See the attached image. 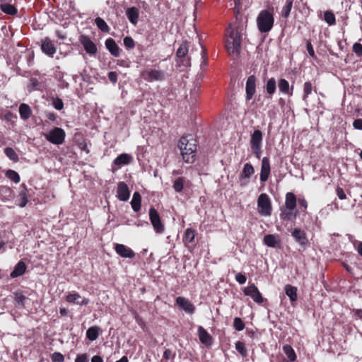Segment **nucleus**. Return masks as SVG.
<instances>
[{"mask_svg": "<svg viewBox=\"0 0 362 362\" xmlns=\"http://www.w3.org/2000/svg\"><path fill=\"white\" fill-rule=\"evenodd\" d=\"M126 15L131 23L133 25H136L137 23L139 16V11L136 7L132 6L128 8L126 11Z\"/></svg>", "mask_w": 362, "mask_h": 362, "instance_id": "nucleus-29", "label": "nucleus"}, {"mask_svg": "<svg viewBox=\"0 0 362 362\" xmlns=\"http://www.w3.org/2000/svg\"><path fill=\"white\" fill-rule=\"evenodd\" d=\"M245 91V99L249 101L253 98L256 91V77L254 75L248 76L246 81Z\"/></svg>", "mask_w": 362, "mask_h": 362, "instance_id": "nucleus-16", "label": "nucleus"}, {"mask_svg": "<svg viewBox=\"0 0 362 362\" xmlns=\"http://www.w3.org/2000/svg\"><path fill=\"white\" fill-rule=\"evenodd\" d=\"M257 26L261 33L270 32L274 24V8L262 10L257 17Z\"/></svg>", "mask_w": 362, "mask_h": 362, "instance_id": "nucleus-3", "label": "nucleus"}, {"mask_svg": "<svg viewBox=\"0 0 362 362\" xmlns=\"http://www.w3.org/2000/svg\"><path fill=\"white\" fill-rule=\"evenodd\" d=\"M285 293L289 298L291 302L297 300V288L290 284H287L285 286Z\"/></svg>", "mask_w": 362, "mask_h": 362, "instance_id": "nucleus-35", "label": "nucleus"}, {"mask_svg": "<svg viewBox=\"0 0 362 362\" xmlns=\"http://www.w3.org/2000/svg\"><path fill=\"white\" fill-rule=\"evenodd\" d=\"M115 250L117 255L123 258L132 259L135 257V252L129 247L117 243L115 245Z\"/></svg>", "mask_w": 362, "mask_h": 362, "instance_id": "nucleus-17", "label": "nucleus"}, {"mask_svg": "<svg viewBox=\"0 0 362 362\" xmlns=\"http://www.w3.org/2000/svg\"><path fill=\"white\" fill-rule=\"evenodd\" d=\"M198 336L202 344L206 346H211L213 343V337L211 334L202 326L198 327Z\"/></svg>", "mask_w": 362, "mask_h": 362, "instance_id": "nucleus-22", "label": "nucleus"}, {"mask_svg": "<svg viewBox=\"0 0 362 362\" xmlns=\"http://www.w3.org/2000/svg\"><path fill=\"white\" fill-rule=\"evenodd\" d=\"M28 189L25 184L23 183L19 187L18 194L17 195V205L21 208H24L29 202Z\"/></svg>", "mask_w": 362, "mask_h": 362, "instance_id": "nucleus-12", "label": "nucleus"}, {"mask_svg": "<svg viewBox=\"0 0 362 362\" xmlns=\"http://www.w3.org/2000/svg\"><path fill=\"white\" fill-rule=\"evenodd\" d=\"M149 219L152 226L156 233H163L165 231V226L161 221V218L157 210L151 206L148 211Z\"/></svg>", "mask_w": 362, "mask_h": 362, "instance_id": "nucleus-7", "label": "nucleus"}, {"mask_svg": "<svg viewBox=\"0 0 362 362\" xmlns=\"http://www.w3.org/2000/svg\"><path fill=\"white\" fill-rule=\"evenodd\" d=\"M108 79L112 82V83H116L117 81V74L115 71H110L107 74Z\"/></svg>", "mask_w": 362, "mask_h": 362, "instance_id": "nucleus-58", "label": "nucleus"}, {"mask_svg": "<svg viewBox=\"0 0 362 362\" xmlns=\"http://www.w3.org/2000/svg\"><path fill=\"white\" fill-rule=\"evenodd\" d=\"M245 327L243 320L238 317H235L233 320V327L237 331H242Z\"/></svg>", "mask_w": 362, "mask_h": 362, "instance_id": "nucleus-50", "label": "nucleus"}, {"mask_svg": "<svg viewBox=\"0 0 362 362\" xmlns=\"http://www.w3.org/2000/svg\"><path fill=\"white\" fill-rule=\"evenodd\" d=\"M353 51L358 57H362V45L355 42L353 45Z\"/></svg>", "mask_w": 362, "mask_h": 362, "instance_id": "nucleus-54", "label": "nucleus"}, {"mask_svg": "<svg viewBox=\"0 0 362 362\" xmlns=\"http://www.w3.org/2000/svg\"><path fill=\"white\" fill-rule=\"evenodd\" d=\"M235 279L240 284H244L247 281L246 276L242 273H238Z\"/></svg>", "mask_w": 362, "mask_h": 362, "instance_id": "nucleus-56", "label": "nucleus"}, {"mask_svg": "<svg viewBox=\"0 0 362 362\" xmlns=\"http://www.w3.org/2000/svg\"><path fill=\"white\" fill-rule=\"evenodd\" d=\"M117 198L120 201H127L130 196V191L127 185L124 182H119L117 185Z\"/></svg>", "mask_w": 362, "mask_h": 362, "instance_id": "nucleus-19", "label": "nucleus"}, {"mask_svg": "<svg viewBox=\"0 0 362 362\" xmlns=\"http://www.w3.org/2000/svg\"><path fill=\"white\" fill-rule=\"evenodd\" d=\"M243 293L245 296L251 297L257 304H261L264 302L262 293L254 283L250 284L248 286L245 287L243 289Z\"/></svg>", "mask_w": 362, "mask_h": 362, "instance_id": "nucleus-9", "label": "nucleus"}, {"mask_svg": "<svg viewBox=\"0 0 362 362\" xmlns=\"http://www.w3.org/2000/svg\"><path fill=\"white\" fill-rule=\"evenodd\" d=\"M278 86H279V90L281 92H282L283 93L292 95V91L290 92V86H289V83L287 80H286L284 78H281L279 81ZM292 89H293V88H291V90Z\"/></svg>", "mask_w": 362, "mask_h": 362, "instance_id": "nucleus-37", "label": "nucleus"}, {"mask_svg": "<svg viewBox=\"0 0 362 362\" xmlns=\"http://www.w3.org/2000/svg\"><path fill=\"white\" fill-rule=\"evenodd\" d=\"M192 186V182L189 180H186L183 177H179L173 182V187L174 190L180 193L185 187H190Z\"/></svg>", "mask_w": 362, "mask_h": 362, "instance_id": "nucleus-23", "label": "nucleus"}, {"mask_svg": "<svg viewBox=\"0 0 362 362\" xmlns=\"http://www.w3.org/2000/svg\"><path fill=\"white\" fill-rule=\"evenodd\" d=\"M95 23L102 32L103 33H109L110 27L107 24V23L100 17H97L95 20Z\"/></svg>", "mask_w": 362, "mask_h": 362, "instance_id": "nucleus-41", "label": "nucleus"}, {"mask_svg": "<svg viewBox=\"0 0 362 362\" xmlns=\"http://www.w3.org/2000/svg\"><path fill=\"white\" fill-rule=\"evenodd\" d=\"M189 43L184 40L176 52V63L179 66L188 67L191 66V57L188 56Z\"/></svg>", "mask_w": 362, "mask_h": 362, "instance_id": "nucleus-4", "label": "nucleus"}, {"mask_svg": "<svg viewBox=\"0 0 362 362\" xmlns=\"http://www.w3.org/2000/svg\"><path fill=\"white\" fill-rule=\"evenodd\" d=\"M75 362H88L86 354L78 355L75 359Z\"/></svg>", "mask_w": 362, "mask_h": 362, "instance_id": "nucleus-59", "label": "nucleus"}, {"mask_svg": "<svg viewBox=\"0 0 362 362\" xmlns=\"http://www.w3.org/2000/svg\"><path fill=\"white\" fill-rule=\"evenodd\" d=\"M100 333V328L98 326L89 327L86 331V337L90 341H95L98 339Z\"/></svg>", "mask_w": 362, "mask_h": 362, "instance_id": "nucleus-36", "label": "nucleus"}, {"mask_svg": "<svg viewBox=\"0 0 362 362\" xmlns=\"http://www.w3.org/2000/svg\"><path fill=\"white\" fill-rule=\"evenodd\" d=\"M293 0H286L285 5L283 6L281 15L284 18H288L293 7Z\"/></svg>", "mask_w": 362, "mask_h": 362, "instance_id": "nucleus-40", "label": "nucleus"}, {"mask_svg": "<svg viewBox=\"0 0 362 362\" xmlns=\"http://www.w3.org/2000/svg\"><path fill=\"white\" fill-rule=\"evenodd\" d=\"M19 114L21 119L26 120L30 117L32 110L28 105L22 103L19 106Z\"/></svg>", "mask_w": 362, "mask_h": 362, "instance_id": "nucleus-34", "label": "nucleus"}, {"mask_svg": "<svg viewBox=\"0 0 362 362\" xmlns=\"http://www.w3.org/2000/svg\"><path fill=\"white\" fill-rule=\"evenodd\" d=\"M263 134L259 129H256L251 134L250 144L251 150L255 156L259 159L262 155V144Z\"/></svg>", "mask_w": 362, "mask_h": 362, "instance_id": "nucleus-5", "label": "nucleus"}, {"mask_svg": "<svg viewBox=\"0 0 362 362\" xmlns=\"http://www.w3.org/2000/svg\"><path fill=\"white\" fill-rule=\"evenodd\" d=\"M336 193L339 199L343 200L346 199V195L343 189L340 187H337L336 189Z\"/></svg>", "mask_w": 362, "mask_h": 362, "instance_id": "nucleus-57", "label": "nucleus"}, {"mask_svg": "<svg viewBox=\"0 0 362 362\" xmlns=\"http://www.w3.org/2000/svg\"><path fill=\"white\" fill-rule=\"evenodd\" d=\"M285 206L289 211H293L296 207V197L293 192H287L286 194Z\"/></svg>", "mask_w": 362, "mask_h": 362, "instance_id": "nucleus-32", "label": "nucleus"}, {"mask_svg": "<svg viewBox=\"0 0 362 362\" xmlns=\"http://www.w3.org/2000/svg\"><path fill=\"white\" fill-rule=\"evenodd\" d=\"M182 159L187 163H193L196 160L197 141L191 135L182 136L177 144Z\"/></svg>", "mask_w": 362, "mask_h": 362, "instance_id": "nucleus-2", "label": "nucleus"}, {"mask_svg": "<svg viewBox=\"0 0 362 362\" xmlns=\"http://www.w3.org/2000/svg\"><path fill=\"white\" fill-rule=\"evenodd\" d=\"M124 45L127 49H132L135 47V42L132 37L127 36L123 40Z\"/></svg>", "mask_w": 362, "mask_h": 362, "instance_id": "nucleus-51", "label": "nucleus"}, {"mask_svg": "<svg viewBox=\"0 0 362 362\" xmlns=\"http://www.w3.org/2000/svg\"><path fill=\"white\" fill-rule=\"evenodd\" d=\"M47 141L54 145L62 144L66 138V132L61 127H54L48 133L45 134Z\"/></svg>", "mask_w": 362, "mask_h": 362, "instance_id": "nucleus-6", "label": "nucleus"}, {"mask_svg": "<svg viewBox=\"0 0 362 362\" xmlns=\"http://www.w3.org/2000/svg\"><path fill=\"white\" fill-rule=\"evenodd\" d=\"M14 197V191L8 186L0 185V200L11 201Z\"/></svg>", "mask_w": 362, "mask_h": 362, "instance_id": "nucleus-26", "label": "nucleus"}, {"mask_svg": "<svg viewBox=\"0 0 362 362\" xmlns=\"http://www.w3.org/2000/svg\"><path fill=\"white\" fill-rule=\"evenodd\" d=\"M271 173L270 160L268 157H264L262 159L260 170V182L264 183L269 179Z\"/></svg>", "mask_w": 362, "mask_h": 362, "instance_id": "nucleus-14", "label": "nucleus"}, {"mask_svg": "<svg viewBox=\"0 0 362 362\" xmlns=\"http://www.w3.org/2000/svg\"><path fill=\"white\" fill-rule=\"evenodd\" d=\"M66 300L68 303H74L79 305H87L89 303V299L82 298L81 295L78 293H69L66 296Z\"/></svg>", "mask_w": 362, "mask_h": 362, "instance_id": "nucleus-21", "label": "nucleus"}, {"mask_svg": "<svg viewBox=\"0 0 362 362\" xmlns=\"http://www.w3.org/2000/svg\"><path fill=\"white\" fill-rule=\"evenodd\" d=\"M105 47L115 57L120 55L121 49L112 38H107L105 42Z\"/></svg>", "mask_w": 362, "mask_h": 362, "instance_id": "nucleus-24", "label": "nucleus"}, {"mask_svg": "<svg viewBox=\"0 0 362 362\" xmlns=\"http://www.w3.org/2000/svg\"><path fill=\"white\" fill-rule=\"evenodd\" d=\"M6 177L15 183H18L21 180L20 175L13 170H7L5 173Z\"/></svg>", "mask_w": 362, "mask_h": 362, "instance_id": "nucleus-43", "label": "nucleus"}, {"mask_svg": "<svg viewBox=\"0 0 362 362\" xmlns=\"http://www.w3.org/2000/svg\"><path fill=\"white\" fill-rule=\"evenodd\" d=\"M255 173V168L250 163H247L244 165L243 170L239 175V182L241 187L246 186L249 181L248 180Z\"/></svg>", "mask_w": 362, "mask_h": 362, "instance_id": "nucleus-11", "label": "nucleus"}, {"mask_svg": "<svg viewBox=\"0 0 362 362\" xmlns=\"http://www.w3.org/2000/svg\"><path fill=\"white\" fill-rule=\"evenodd\" d=\"M235 345V349L243 357H246L247 356V351L245 349V345L244 342L238 341Z\"/></svg>", "mask_w": 362, "mask_h": 362, "instance_id": "nucleus-46", "label": "nucleus"}, {"mask_svg": "<svg viewBox=\"0 0 362 362\" xmlns=\"http://www.w3.org/2000/svg\"><path fill=\"white\" fill-rule=\"evenodd\" d=\"M176 305L188 314H193L195 312V306L187 298L179 296L176 298Z\"/></svg>", "mask_w": 362, "mask_h": 362, "instance_id": "nucleus-15", "label": "nucleus"}, {"mask_svg": "<svg viewBox=\"0 0 362 362\" xmlns=\"http://www.w3.org/2000/svg\"><path fill=\"white\" fill-rule=\"evenodd\" d=\"M265 88L267 93L270 96L275 93L276 89V83L274 78H271L267 81Z\"/></svg>", "mask_w": 362, "mask_h": 362, "instance_id": "nucleus-38", "label": "nucleus"}, {"mask_svg": "<svg viewBox=\"0 0 362 362\" xmlns=\"http://www.w3.org/2000/svg\"><path fill=\"white\" fill-rule=\"evenodd\" d=\"M353 127L356 129L362 130V119H356L353 122Z\"/></svg>", "mask_w": 362, "mask_h": 362, "instance_id": "nucleus-60", "label": "nucleus"}, {"mask_svg": "<svg viewBox=\"0 0 362 362\" xmlns=\"http://www.w3.org/2000/svg\"><path fill=\"white\" fill-rule=\"evenodd\" d=\"M4 153L6 156L12 161L16 163L19 160L18 154L16 153L13 148L11 147H6L4 148Z\"/></svg>", "mask_w": 362, "mask_h": 362, "instance_id": "nucleus-44", "label": "nucleus"}, {"mask_svg": "<svg viewBox=\"0 0 362 362\" xmlns=\"http://www.w3.org/2000/svg\"><path fill=\"white\" fill-rule=\"evenodd\" d=\"M42 51L50 57H53L57 52V48L53 42L48 37H45L41 41Z\"/></svg>", "mask_w": 362, "mask_h": 362, "instance_id": "nucleus-18", "label": "nucleus"}, {"mask_svg": "<svg viewBox=\"0 0 362 362\" xmlns=\"http://www.w3.org/2000/svg\"><path fill=\"white\" fill-rule=\"evenodd\" d=\"M11 2L0 4V10L6 15L14 16L17 15L18 9Z\"/></svg>", "mask_w": 362, "mask_h": 362, "instance_id": "nucleus-28", "label": "nucleus"}, {"mask_svg": "<svg viewBox=\"0 0 362 362\" xmlns=\"http://www.w3.org/2000/svg\"><path fill=\"white\" fill-rule=\"evenodd\" d=\"M79 41L88 54L93 55L97 53L98 49L95 44L88 35H81L79 37Z\"/></svg>", "mask_w": 362, "mask_h": 362, "instance_id": "nucleus-13", "label": "nucleus"}, {"mask_svg": "<svg viewBox=\"0 0 362 362\" xmlns=\"http://www.w3.org/2000/svg\"><path fill=\"white\" fill-rule=\"evenodd\" d=\"M313 90V84L310 81H306L305 82L303 85V100L304 101H306L309 95L312 93Z\"/></svg>", "mask_w": 362, "mask_h": 362, "instance_id": "nucleus-45", "label": "nucleus"}, {"mask_svg": "<svg viewBox=\"0 0 362 362\" xmlns=\"http://www.w3.org/2000/svg\"><path fill=\"white\" fill-rule=\"evenodd\" d=\"M27 299L26 296H24L22 292H16L14 293V300L16 304L24 307L25 301Z\"/></svg>", "mask_w": 362, "mask_h": 362, "instance_id": "nucleus-49", "label": "nucleus"}, {"mask_svg": "<svg viewBox=\"0 0 362 362\" xmlns=\"http://www.w3.org/2000/svg\"><path fill=\"white\" fill-rule=\"evenodd\" d=\"M283 350L290 361L293 362L296 359L295 351L290 345H285Z\"/></svg>", "mask_w": 362, "mask_h": 362, "instance_id": "nucleus-42", "label": "nucleus"}, {"mask_svg": "<svg viewBox=\"0 0 362 362\" xmlns=\"http://www.w3.org/2000/svg\"><path fill=\"white\" fill-rule=\"evenodd\" d=\"M243 28L236 23H230L226 33L225 47L229 54L238 56L241 49Z\"/></svg>", "mask_w": 362, "mask_h": 362, "instance_id": "nucleus-1", "label": "nucleus"}, {"mask_svg": "<svg viewBox=\"0 0 362 362\" xmlns=\"http://www.w3.org/2000/svg\"><path fill=\"white\" fill-rule=\"evenodd\" d=\"M91 362H103V359L101 356L96 355L92 357Z\"/></svg>", "mask_w": 362, "mask_h": 362, "instance_id": "nucleus-63", "label": "nucleus"}, {"mask_svg": "<svg viewBox=\"0 0 362 362\" xmlns=\"http://www.w3.org/2000/svg\"><path fill=\"white\" fill-rule=\"evenodd\" d=\"M297 216V213H293L292 211L286 209H281L280 214V218L284 221H291L295 219Z\"/></svg>", "mask_w": 362, "mask_h": 362, "instance_id": "nucleus-39", "label": "nucleus"}, {"mask_svg": "<svg viewBox=\"0 0 362 362\" xmlns=\"http://www.w3.org/2000/svg\"><path fill=\"white\" fill-rule=\"evenodd\" d=\"M196 235V230L191 228H188L185 230L182 241L184 244L187 246L188 244H193L194 243V238Z\"/></svg>", "mask_w": 362, "mask_h": 362, "instance_id": "nucleus-31", "label": "nucleus"}, {"mask_svg": "<svg viewBox=\"0 0 362 362\" xmlns=\"http://www.w3.org/2000/svg\"><path fill=\"white\" fill-rule=\"evenodd\" d=\"M53 106L57 110H61L64 108V103L61 98H57L53 100Z\"/></svg>", "mask_w": 362, "mask_h": 362, "instance_id": "nucleus-55", "label": "nucleus"}, {"mask_svg": "<svg viewBox=\"0 0 362 362\" xmlns=\"http://www.w3.org/2000/svg\"><path fill=\"white\" fill-rule=\"evenodd\" d=\"M257 206L259 213L265 216H270L272 214V204L269 196L265 194H261L257 199Z\"/></svg>", "mask_w": 362, "mask_h": 362, "instance_id": "nucleus-8", "label": "nucleus"}, {"mask_svg": "<svg viewBox=\"0 0 362 362\" xmlns=\"http://www.w3.org/2000/svg\"><path fill=\"white\" fill-rule=\"evenodd\" d=\"M27 269L25 263L21 260L14 267L13 270L11 272L10 276L13 279L23 275Z\"/></svg>", "mask_w": 362, "mask_h": 362, "instance_id": "nucleus-27", "label": "nucleus"}, {"mask_svg": "<svg viewBox=\"0 0 362 362\" xmlns=\"http://www.w3.org/2000/svg\"><path fill=\"white\" fill-rule=\"evenodd\" d=\"M47 119H49L52 122H55L57 120V115L54 112H49L46 115Z\"/></svg>", "mask_w": 362, "mask_h": 362, "instance_id": "nucleus-62", "label": "nucleus"}, {"mask_svg": "<svg viewBox=\"0 0 362 362\" xmlns=\"http://www.w3.org/2000/svg\"><path fill=\"white\" fill-rule=\"evenodd\" d=\"M306 48L308 52V54L313 59H317V57L315 53L314 48L311 44L310 40H307L306 42Z\"/></svg>", "mask_w": 362, "mask_h": 362, "instance_id": "nucleus-53", "label": "nucleus"}, {"mask_svg": "<svg viewBox=\"0 0 362 362\" xmlns=\"http://www.w3.org/2000/svg\"><path fill=\"white\" fill-rule=\"evenodd\" d=\"M132 160L133 158L131 155L127 153H122L119 155L115 159H114L113 164L117 166L128 165L132 163Z\"/></svg>", "mask_w": 362, "mask_h": 362, "instance_id": "nucleus-30", "label": "nucleus"}, {"mask_svg": "<svg viewBox=\"0 0 362 362\" xmlns=\"http://www.w3.org/2000/svg\"><path fill=\"white\" fill-rule=\"evenodd\" d=\"M201 56L202 61L200 64V68L202 70L205 71L208 66V57L206 49L203 47L201 52Z\"/></svg>", "mask_w": 362, "mask_h": 362, "instance_id": "nucleus-47", "label": "nucleus"}, {"mask_svg": "<svg viewBox=\"0 0 362 362\" xmlns=\"http://www.w3.org/2000/svg\"><path fill=\"white\" fill-rule=\"evenodd\" d=\"M292 236L301 246L305 247L309 245L308 239L304 230L300 228H294Z\"/></svg>", "mask_w": 362, "mask_h": 362, "instance_id": "nucleus-20", "label": "nucleus"}, {"mask_svg": "<svg viewBox=\"0 0 362 362\" xmlns=\"http://www.w3.org/2000/svg\"><path fill=\"white\" fill-rule=\"evenodd\" d=\"M31 86L35 89H40L41 84L37 78H32L30 79Z\"/></svg>", "mask_w": 362, "mask_h": 362, "instance_id": "nucleus-61", "label": "nucleus"}, {"mask_svg": "<svg viewBox=\"0 0 362 362\" xmlns=\"http://www.w3.org/2000/svg\"><path fill=\"white\" fill-rule=\"evenodd\" d=\"M51 360L52 362H64V356L60 352H54L51 355Z\"/></svg>", "mask_w": 362, "mask_h": 362, "instance_id": "nucleus-52", "label": "nucleus"}, {"mask_svg": "<svg viewBox=\"0 0 362 362\" xmlns=\"http://www.w3.org/2000/svg\"><path fill=\"white\" fill-rule=\"evenodd\" d=\"M354 315L359 319L362 320V309L354 310Z\"/></svg>", "mask_w": 362, "mask_h": 362, "instance_id": "nucleus-64", "label": "nucleus"}, {"mask_svg": "<svg viewBox=\"0 0 362 362\" xmlns=\"http://www.w3.org/2000/svg\"><path fill=\"white\" fill-rule=\"evenodd\" d=\"M324 19L329 25H334L336 23L335 16L332 11H325L324 14Z\"/></svg>", "mask_w": 362, "mask_h": 362, "instance_id": "nucleus-48", "label": "nucleus"}, {"mask_svg": "<svg viewBox=\"0 0 362 362\" xmlns=\"http://www.w3.org/2000/svg\"><path fill=\"white\" fill-rule=\"evenodd\" d=\"M264 244L268 247L276 248L279 247L281 240L278 235L269 234L266 235L263 239Z\"/></svg>", "mask_w": 362, "mask_h": 362, "instance_id": "nucleus-25", "label": "nucleus"}, {"mask_svg": "<svg viewBox=\"0 0 362 362\" xmlns=\"http://www.w3.org/2000/svg\"><path fill=\"white\" fill-rule=\"evenodd\" d=\"M141 76L146 81H163L165 79V72L161 70L149 69L143 71Z\"/></svg>", "mask_w": 362, "mask_h": 362, "instance_id": "nucleus-10", "label": "nucleus"}, {"mask_svg": "<svg viewBox=\"0 0 362 362\" xmlns=\"http://www.w3.org/2000/svg\"><path fill=\"white\" fill-rule=\"evenodd\" d=\"M131 206L135 212L140 211L141 207V196L139 192H135L133 194L132 199L131 201Z\"/></svg>", "mask_w": 362, "mask_h": 362, "instance_id": "nucleus-33", "label": "nucleus"}]
</instances>
